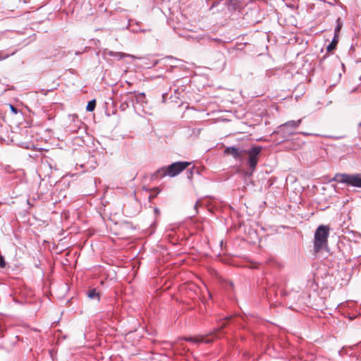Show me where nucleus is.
I'll return each mask as SVG.
<instances>
[{"label":"nucleus","instance_id":"f257e3e1","mask_svg":"<svg viewBox=\"0 0 361 361\" xmlns=\"http://www.w3.org/2000/svg\"><path fill=\"white\" fill-rule=\"evenodd\" d=\"M329 235V228L328 226L320 225L317 228L314 236V250L315 252H319L327 246Z\"/></svg>","mask_w":361,"mask_h":361},{"label":"nucleus","instance_id":"423d86ee","mask_svg":"<svg viewBox=\"0 0 361 361\" xmlns=\"http://www.w3.org/2000/svg\"><path fill=\"white\" fill-rule=\"evenodd\" d=\"M135 59H138L142 61V67L146 68H151L159 63H162V59L159 60H157L153 59L151 56H145V57H136Z\"/></svg>","mask_w":361,"mask_h":361},{"label":"nucleus","instance_id":"9d476101","mask_svg":"<svg viewBox=\"0 0 361 361\" xmlns=\"http://www.w3.org/2000/svg\"><path fill=\"white\" fill-rule=\"evenodd\" d=\"M189 81L190 80L188 78H183L180 80H178L174 84V86L176 87L174 90H179L180 86H184L185 84H188Z\"/></svg>","mask_w":361,"mask_h":361},{"label":"nucleus","instance_id":"0eeeda50","mask_svg":"<svg viewBox=\"0 0 361 361\" xmlns=\"http://www.w3.org/2000/svg\"><path fill=\"white\" fill-rule=\"evenodd\" d=\"M104 54L107 55V56H109L115 57L117 60H121V59H122L124 57H129V58H131V59L136 58L135 56L132 55V54H126V53H123V52L113 51H111V50H106L104 51Z\"/></svg>","mask_w":361,"mask_h":361},{"label":"nucleus","instance_id":"6ab92c4d","mask_svg":"<svg viewBox=\"0 0 361 361\" xmlns=\"http://www.w3.org/2000/svg\"><path fill=\"white\" fill-rule=\"evenodd\" d=\"M199 205H200V201H197V202H196L195 205V209H197V207H198Z\"/></svg>","mask_w":361,"mask_h":361},{"label":"nucleus","instance_id":"5701e85b","mask_svg":"<svg viewBox=\"0 0 361 361\" xmlns=\"http://www.w3.org/2000/svg\"><path fill=\"white\" fill-rule=\"evenodd\" d=\"M359 61H360V60L356 59V62H359Z\"/></svg>","mask_w":361,"mask_h":361},{"label":"nucleus","instance_id":"9b49d317","mask_svg":"<svg viewBox=\"0 0 361 361\" xmlns=\"http://www.w3.org/2000/svg\"><path fill=\"white\" fill-rule=\"evenodd\" d=\"M185 339L186 341H191L193 343H200V342L209 343V342H211V340L204 339L202 337H194V338L190 337V338H187Z\"/></svg>","mask_w":361,"mask_h":361},{"label":"nucleus","instance_id":"20e7f679","mask_svg":"<svg viewBox=\"0 0 361 361\" xmlns=\"http://www.w3.org/2000/svg\"><path fill=\"white\" fill-rule=\"evenodd\" d=\"M335 179L339 183H343L350 185L361 188V175H349L345 173L336 174Z\"/></svg>","mask_w":361,"mask_h":361},{"label":"nucleus","instance_id":"f3484780","mask_svg":"<svg viewBox=\"0 0 361 361\" xmlns=\"http://www.w3.org/2000/svg\"><path fill=\"white\" fill-rule=\"evenodd\" d=\"M10 109L13 113L16 114L18 113V110L16 107H14L13 105H10Z\"/></svg>","mask_w":361,"mask_h":361},{"label":"nucleus","instance_id":"412c9836","mask_svg":"<svg viewBox=\"0 0 361 361\" xmlns=\"http://www.w3.org/2000/svg\"><path fill=\"white\" fill-rule=\"evenodd\" d=\"M79 54H80V52H79V51L75 52V55H79Z\"/></svg>","mask_w":361,"mask_h":361},{"label":"nucleus","instance_id":"6e6552de","mask_svg":"<svg viewBox=\"0 0 361 361\" xmlns=\"http://www.w3.org/2000/svg\"><path fill=\"white\" fill-rule=\"evenodd\" d=\"M245 150H239L238 148L235 147H226L224 152L226 154H231L235 159H241L243 157V152H245Z\"/></svg>","mask_w":361,"mask_h":361},{"label":"nucleus","instance_id":"a211bd4d","mask_svg":"<svg viewBox=\"0 0 361 361\" xmlns=\"http://www.w3.org/2000/svg\"><path fill=\"white\" fill-rule=\"evenodd\" d=\"M168 95V93H165L162 95L163 99L165 100L166 99V97Z\"/></svg>","mask_w":361,"mask_h":361},{"label":"nucleus","instance_id":"2eb2a0df","mask_svg":"<svg viewBox=\"0 0 361 361\" xmlns=\"http://www.w3.org/2000/svg\"><path fill=\"white\" fill-rule=\"evenodd\" d=\"M336 37H334L332 42L328 45L327 50L329 51L335 49L336 43H337V40L336 39Z\"/></svg>","mask_w":361,"mask_h":361},{"label":"nucleus","instance_id":"4468645a","mask_svg":"<svg viewBox=\"0 0 361 361\" xmlns=\"http://www.w3.org/2000/svg\"><path fill=\"white\" fill-rule=\"evenodd\" d=\"M96 106V99H92L87 103L86 110L87 111H93Z\"/></svg>","mask_w":361,"mask_h":361},{"label":"nucleus","instance_id":"ddd939ff","mask_svg":"<svg viewBox=\"0 0 361 361\" xmlns=\"http://www.w3.org/2000/svg\"><path fill=\"white\" fill-rule=\"evenodd\" d=\"M341 27H342V22L341 20V18H338L336 20V26L335 30H334V32H335L334 37H338V33H339Z\"/></svg>","mask_w":361,"mask_h":361},{"label":"nucleus","instance_id":"39448f33","mask_svg":"<svg viewBox=\"0 0 361 361\" xmlns=\"http://www.w3.org/2000/svg\"><path fill=\"white\" fill-rule=\"evenodd\" d=\"M262 151L261 147H254L250 151L247 152L249 155L248 164L250 168L253 171L258 162V156Z\"/></svg>","mask_w":361,"mask_h":361},{"label":"nucleus","instance_id":"aec40b11","mask_svg":"<svg viewBox=\"0 0 361 361\" xmlns=\"http://www.w3.org/2000/svg\"><path fill=\"white\" fill-rule=\"evenodd\" d=\"M144 96H145L144 92H142V93H140V94H139V98H141V97H144Z\"/></svg>","mask_w":361,"mask_h":361},{"label":"nucleus","instance_id":"f8f14e48","mask_svg":"<svg viewBox=\"0 0 361 361\" xmlns=\"http://www.w3.org/2000/svg\"><path fill=\"white\" fill-rule=\"evenodd\" d=\"M87 296L90 298V299H96L97 300H99V294L98 292L96 291L95 289H92L91 290H90L87 293Z\"/></svg>","mask_w":361,"mask_h":361},{"label":"nucleus","instance_id":"7ed1b4c3","mask_svg":"<svg viewBox=\"0 0 361 361\" xmlns=\"http://www.w3.org/2000/svg\"><path fill=\"white\" fill-rule=\"evenodd\" d=\"M162 64L166 70V72L172 73L175 70L185 69V61L175 58L172 56H166L162 59Z\"/></svg>","mask_w":361,"mask_h":361},{"label":"nucleus","instance_id":"dca6fc26","mask_svg":"<svg viewBox=\"0 0 361 361\" xmlns=\"http://www.w3.org/2000/svg\"><path fill=\"white\" fill-rule=\"evenodd\" d=\"M5 267V261L4 259V258L0 256V267Z\"/></svg>","mask_w":361,"mask_h":361},{"label":"nucleus","instance_id":"f03ea898","mask_svg":"<svg viewBox=\"0 0 361 361\" xmlns=\"http://www.w3.org/2000/svg\"><path fill=\"white\" fill-rule=\"evenodd\" d=\"M190 164V162L188 161L174 162L166 167H162L158 169L156 173L157 176L159 177H164L166 176L174 177L181 173L188 166H189Z\"/></svg>","mask_w":361,"mask_h":361},{"label":"nucleus","instance_id":"1a4fd4ad","mask_svg":"<svg viewBox=\"0 0 361 361\" xmlns=\"http://www.w3.org/2000/svg\"><path fill=\"white\" fill-rule=\"evenodd\" d=\"M302 122V119L298 121H290L281 126L282 129H295Z\"/></svg>","mask_w":361,"mask_h":361},{"label":"nucleus","instance_id":"b1692460","mask_svg":"<svg viewBox=\"0 0 361 361\" xmlns=\"http://www.w3.org/2000/svg\"><path fill=\"white\" fill-rule=\"evenodd\" d=\"M359 127H361V122L358 124Z\"/></svg>","mask_w":361,"mask_h":361},{"label":"nucleus","instance_id":"4be33fe9","mask_svg":"<svg viewBox=\"0 0 361 361\" xmlns=\"http://www.w3.org/2000/svg\"><path fill=\"white\" fill-rule=\"evenodd\" d=\"M324 59H325V56H324V57L321 59V62H322V61H323Z\"/></svg>","mask_w":361,"mask_h":361}]
</instances>
